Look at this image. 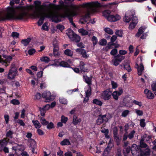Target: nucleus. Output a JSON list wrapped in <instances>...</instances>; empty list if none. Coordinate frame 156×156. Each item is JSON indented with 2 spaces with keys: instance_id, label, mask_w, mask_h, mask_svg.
<instances>
[{
  "instance_id": "f257e3e1",
  "label": "nucleus",
  "mask_w": 156,
  "mask_h": 156,
  "mask_svg": "<svg viewBox=\"0 0 156 156\" xmlns=\"http://www.w3.org/2000/svg\"><path fill=\"white\" fill-rule=\"evenodd\" d=\"M25 11H22V12L17 15L16 11L14 7H8L6 9L7 13L5 16L0 15V21L23 20L25 17H27L28 15V13Z\"/></svg>"
},
{
  "instance_id": "f03ea898",
  "label": "nucleus",
  "mask_w": 156,
  "mask_h": 156,
  "mask_svg": "<svg viewBox=\"0 0 156 156\" xmlns=\"http://www.w3.org/2000/svg\"><path fill=\"white\" fill-rule=\"evenodd\" d=\"M80 8L81 9V10L83 12L85 13V15L80 19V22L82 24H84L87 22L88 20V2L80 4L79 7H75V9L73 10L71 13H66V17L68 18L70 23L73 22V17L77 16L78 14L77 11Z\"/></svg>"
},
{
  "instance_id": "7ed1b4c3",
  "label": "nucleus",
  "mask_w": 156,
  "mask_h": 156,
  "mask_svg": "<svg viewBox=\"0 0 156 156\" xmlns=\"http://www.w3.org/2000/svg\"><path fill=\"white\" fill-rule=\"evenodd\" d=\"M101 6L100 3L98 1L88 2V23H89L93 24L95 23L94 19L93 20L90 19V9L92 10L93 12H96L97 9Z\"/></svg>"
},
{
  "instance_id": "20e7f679",
  "label": "nucleus",
  "mask_w": 156,
  "mask_h": 156,
  "mask_svg": "<svg viewBox=\"0 0 156 156\" xmlns=\"http://www.w3.org/2000/svg\"><path fill=\"white\" fill-rule=\"evenodd\" d=\"M111 11L109 10H106L102 13L103 16L108 21L115 22L120 19V16L118 14L115 15L111 14Z\"/></svg>"
},
{
  "instance_id": "39448f33",
  "label": "nucleus",
  "mask_w": 156,
  "mask_h": 156,
  "mask_svg": "<svg viewBox=\"0 0 156 156\" xmlns=\"http://www.w3.org/2000/svg\"><path fill=\"white\" fill-rule=\"evenodd\" d=\"M47 14L41 12H35L34 14H31L30 16L34 18H39L40 17L39 20L37 22V24L38 26H40L43 23L45 18H46L45 15Z\"/></svg>"
},
{
  "instance_id": "423d86ee",
  "label": "nucleus",
  "mask_w": 156,
  "mask_h": 156,
  "mask_svg": "<svg viewBox=\"0 0 156 156\" xmlns=\"http://www.w3.org/2000/svg\"><path fill=\"white\" fill-rule=\"evenodd\" d=\"M46 18L51 19L52 22L55 23H58L61 21V20L60 18V14L58 13H50L46 14Z\"/></svg>"
},
{
  "instance_id": "0eeeda50",
  "label": "nucleus",
  "mask_w": 156,
  "mask_h": 156,
  "mask_svg": "<svg viewBox=\"0 0 156 156\" xmlns=\"http://www.w3.org/2000/svg\"><path fill=\"white\" fill-rule=\"evenodd\" d=\"M112 92L107 89L104 91L101 94V98L105 101L108 102L112 99Z\"/></svg>"
},
{
  "instance_id": "6e6552de",
  "label": "nucleus",
  "mask_w": 156,
  "mask_h": 156,
  "mask_svg": "<svg viewBox=\"0 0 156 156\" xmlns=\"http://www.w3.org/2000/svg\"><path fill=\"white\" fill-rule=\"evenodd\" d=\"M109 119L106 114L102 115L100 114L98 116L97 120V125H100L103 123H106L108 121Z\"/></svg>"
},
{
  "instance_id": "1a4fd4ad",
  "label": "nucleus",
  "mask_w": 156,
  "mask_h": 156,
  "mask_svg": "<svg viewBox=\"0 0 156 156\" xmlns=\"http://www.w3.org/2000/svg\"><path fill=\"white\" fill-rule=\"evenodd\" d=\"M124 19L126 23H129L132 20L131 22L137 23V17L134 16V15L131 13L129 15H128L127 13H126Z\"/></svg>"
},
{
  "instance_id": "9d476101",
  "label": "nucleus",
  "mask_w": 156,
  "mask_h": 156,
  "mask_svg": "<svg viewBox=\"0 0 156 156\" xmlns=\"http://www.w3.org/2000/svg\"><path fill=\"white\" fill-rule=\"evenodd\" d=\"M150 150L148 148L140 149L139 151L138 156H149Z\"/></svg>"
},
{
  "instance_id": "9b49d317",
  "label": "nucleus",
  "mask_w": 156,
  "mask_h": 156,
  "mask_svg": "<svg viewBox=\"0 0 156 156\" xmlns=\"http://www.w3.org/2000/svg\"><path fill=\"white\" fill-rule=\"evenodd\" d=\"M52 95L49 91H44L42 94V97L45 99L46 102H48L52 100L51 98Z\"/></svg>"
},
{
  "instance_id": "f8f14e48",
  "label": "nucleus",
  "mask_w": 156,
  "mask_h": 156,
  "mask_svg": "<svg viewBox=\"0 0 156 156\" xmlns=\"http://www.w3.org/2000/svg\"><path fill=\"white\" fill-rule=\"evenodd\" d=\"M13 67L9 70V72L8 75V78L9 79H12L15 77L17 73V70L16 69H13Z\"/></svg>"
},
{
  "instance_id": "ddd939ff",
  "label": "nucleus",
  "mask_w": 156,
  "mask_h": 156,
  "mask_svg": "<svg viewBox=\"0 0 156 156\" xmlns=\"http://www.w3.org/2000/svg\"><path fill=\"white\" fill-rule=\"evenodd\" d=\"M55 65L57 66H59L61 67H70V65L67 62L64 61H62L60 62H59L58 61H57L55 62Z\"/></svg>"
},
{
  "instance_id": "4468645a",
  "label": "nucleus",
  "mask_w": 156,
  "mask_h": 156,
  "mask_svg": "<svg viewBox=\"0 0 156 156\" xmlns=\"http://www.w3.org/2000/svg\"><path fill=\"white\" fill-rule=\"evenodd\" d=\"M144 93L146 94L147 98L149 99H152L154 98V94L151 92V91L147 89L144 90Z\"/></svg>"
},
{
  "instance_id": "2eb2a0df",
  "label": "nucleus",
  "mask_w": 156,
  "mask_h": 156,
  "mask_svg": "<svg viewBox=\"0 0 156 156\" xmlns=\"http://www.w3.org/2000/svg\"><path fill=\"white\" fill-rule=\"evenodd\" d=\"M137 66L136 68L138 71V74L139 75H141L142 74V72L144 69V66L142 63L141 62L140 65H139L137 63L136 64Z\"/></svg>"
},
{
  "instance_id": "dca6fc26",
  "label": "nucleus",
  "mask_w": 156,
  "mask_h": 156,
  "mask_svg": "<svg viewBox=\"0 0 156 156\" xmlns=\"http://www.w3.org/2000/svg\"><path fill=\"white\" fill-rule=\"evenodd\" d=\"M86 64L83 61H81L80 63V67L81 72H87L88 69L87 67H86Z\"/></svg>"
},
{
  "instance_id": "f3484780",
  "label": "nucleus",
  "mask_w": 156,
  "mask_h": 156,
  "mask_svg": "<svg viewBox=\"0 0 156 156\" xmlns=\"http://www.w3.org/2000/svg\"><path fill=\"white\" fill-rule=\"evenodd\" d=\"M76 51L77 52L79 53L82 55L83 58H87V57L86 51L84 49L81 48H78L76 49Z\"/></svg>"
},
{
  "instance_id": "a211bd4d",
  "label": "nucleus",
  "mask_w": 156,
  "mask_h": 156,
  "mask_svg": "<svg viewBox=\"0 0 156 156\" xmlns=\"http://www.w3.org/2000/svg\"><path fill=\"white\" fill-rule=\"evenodd\" d=\"M66 32L67 35L70 39L73 38V37L74 36V35L76 34L73 30L70 29L67 30L66 31Z\"/></svg>"
},
{
  "instance_id": "6ab92c4d",
  "label": "nucleus",
  "mask_w": 156,
  "mask_h": 156,
  "mask_svg": "<svg viewBox=\"0 0 156 156\" xmlns=\"http://www.w3.org/2000/svg\"><path fill=\"white\" fill-rule=\"evenodd\" d=\"M9 139L8 138H4L0 140V145L2 147L7 145Z\"/></svg>"
},
{
  "instance_id": "aec40b11",
  "label": "nucleus",
  "mask_w": 156,
  "mask_h": 156,
  "mask_svg": "<svg viewBox=\"0 0 156 156\" xmlns=\"http://www.w3.org/2000/svg\"><path fill=\"white\" fill-rule=\"evenodd\" d=\"M81 121L80 119H78L77 117L76 116L74 115L73 117L72 123L74 125H76L79 123Z\"/></svg>"
},
{
  "instance_id": "412c9836",
  "label": "nucleus",
  "mask_w": 156,
  "mask_h": 156,
  "mask_svg": "<svg viewBox=\"0 0 156 156\" xmlns=\"http://www.w3.org/2000/svg\"><path fill=\"white\" fill-rule=\"evenodd\" d=\"M31 40V38L30 37L26 39H23L21 41V43L25 46H27L29 44Z\"/></svg>"
},
{
  "instance_id": "4be33fe9",
  "label": "nucleus",
  "mask_w": 156,
  "mask_h": 156,
  "mask_svg": "<svg viewBox=\"0 0 156 156\" xmlns=\"http://www.w3.org/2000/svg\"><path fill=\"white\" fill-rule=\"evenodd\" d=\"M60 144L62 146L69 145L71 144V143L68 139H65L61 142Z\"/></svg>"
},
{
  "instance_id": "5701e85b",
  "label": "nucleus",
  "mask_w": 156,
  "mask_h": 156,
  "mask_svg": "<svg viewBox=\"0 0 156 156\" xmlns=\"http://www.w3.org/2000/svg\"><path fill=\"white\" fill-rule=\"evenodd\" d=\"M32 122L36 128L38 129L41 127V126L38 121L33 120Z\"/></svg>"
},
{
  "instance_id": "b1692460",
  "label": "nucleus",
  "mask_w": 156,
  "mask_h": 156,
  "mask_svg": "<svg viewBox=\"0 0 156 156\" xmlns=\"http://www.w3.org/2000/svg\"><path fill=\"white\" fill-rule=\"evenodd\" d=\"M71 40L73 41L78 43L80 41V37L77 34H75L74 36L73 37V38H72Z\"/></svg>"
},
{
  "instance_id": "393cba45",
  "label": "nucleus",
  "mask_w": 156,
  "mask_h": 156,
  "mask_svg": "<svg viewBox=\"0 0 156 156\" xmlns=\"http://www.w3.org/2000/svg\"><path fill=\"white\" fill-rule=\"evenodd\" d=\"M64 54L68 56H71L73 55V51L69 49H67L64 51Z\"/></svg>"
},
{
  "instance_id": "a878e982",
  "label": "nucleus",
  "mask_w": 156,
  "mask_h": 156,
  "mask_svg": "<svg viewBox=\"0 0 156 156\" xmlns=\"http://www.w3.org/2000/svg\"><path fill=\"white\" fill-rule=\"evenodd\" d=\"M93 102L94 104H96L100 106H101L103 104V103L101 101L97 99H94L93 101Z\"/></svg>"
},
{
  "instance_id": "bb28decb",
  "label": "nucleus",
  "mask_w": 156,
  "mask_h": 156,
  "mask_svg": "<svg viewBox=\"0 0 156 156\" xmlns=\"http://www.w3.org/2000/svg\"><path fill=\"white\" fill-rule=\"evenodd\" d=\"M85 92L86 94V97L84 98L83 102V104L84 105V106L86 105H87L86 104L88 102V90H85Z\"/></svg>"
},
{
  "instance_id": "cd10ccee",
  "label": "nucleus",
  "mask_w": 156,
  "mask_h": 156,
  "mask_svg": "<svg viewBox=\"0 0 156 156\" xmlns=\"http://www.w3.org/2000/svg\"><path fill=\"white\" fill-rule=\"evenodd\" d=\"M111 149L107 147L104 150L103 153V155L104 156H107L110 152Z\"/></svg>"
},
{
  "instance_id": "c85d7f7f",
  "label": "nucleus",
  "mask_w": 156,
  "mask_h": 156,
  "mask_svg": "<svg viewBox=\"0 0 156 156\" xmlns=\"http://www.w3.org/2000/svg\"><path fill=\"white\" fill-rule=\"evenodd\" d=\"M78 32L81 34L82 36H84L88 35V31L83 28H81L78 30Z\"/></svg>"
},
{
  "instance_id": "c756f323",
  "label": "nucleus",
  "mask_w": 156,
  "mask_h": 156,
  "mask_svg": "<svg viewBox=\"0 0 156 156\" xmlns=\"http://www.w3.org/2000/svg\"><path fill=\"white\" fill-rule=\"evenodd\" d=\"M104 30L105 32L107 33V34H109L112 35L114 33L113 31L112 30L109 28H105L104 29Z\"/></svg>"
},
{
  "instance_id": "7c9ffc66",
  "label": "nucleus",
  "mask_w": 156,
  "mask_h": 156,
  "mask_svg": "<svg viewBox=\"0 0 156 156\" xmlns=\"http://www.w3.org/2000/svg\"><path fill=\"white\" fill-rule=\"evenodd\" d=\"M28 6H18L16 7V9H20L22 11H24L27 10L29 8Z\"/></svg>"
},
{
  "instance_id": "2f4dec72",
  "label": "nucleus",
  "mask_w": 156,
  "mask_h": 156,
  "mask_svg": "<svg viewBox=\"0 0 156 156\" xmlns=\"http://www.w3.org/2000/svg\"><path fill=\"white\" fill-rule=\"evenodd\" d=\"M56 104V102L55 101H54L51 103L50 104H48L46 105L45 106V107H48V109H49L50 108H53L55 106Z\"/></svg>"
},
{
  "instance_id": "473e14b6",
  "label": "nucleus",
  "mask_w": 156,
  "mask_h": 156,
  "mask_svg": "<svg viewBox=\"0 0 156 156\" xmlns=\"http://www.w3.org/2000/svg\"><path fill=\"white\" fill-rule=\"evenodd\" d=\"M40 60L41 62H44L45 63H48L50 61L49 58L48 57H41Z\"/></svg>"
},
{
  "instance_id": "72a5a7b5",
  "label": "nucleus",
  "mask_w": 156,
  "mask_h": 156,
  "mask_svg": "<svg viewBox=\"0 0 156 156\" xmlns=\"http://www.w3.org/2000/svg\"><path fill=\"white\" fill-rule=\"evenodd\" d=\"M130 101V98L128 97L125 98L122 101L123 103V106H125L126 105V104L129 102Z\"/></svg>"
},
{
  "instance_id": "f704fd0d",
  "label": "nucleus",
  "mask_w": 156,
  "mask_h": 156,
  "mask_svg": "<svg viewBox=\"0 0 156 156\" xmlns=\"http://www.w3.org/2000/svg\"><path fill=\"white\" fill-rule=\"evenodd\" d=\"M124 68L128 71L129 72H130L132 70L131 67L130 65L128 63H126L124 65Z\"/></svg>"
},
{
  "instance_id": "c9c22d12",
  "label": "nucleus",
  "mask_w": 156,
  "mask_h": 156,
  "mask_svg": "<svg viewBox=\"0 0 156 156\" xmlns=\"http://www.w3.org/2000/svg\"><path fill=\"white\" fill-rule=\"evenodd\" d=\"M40 120L42 125H47L48 123V122L46 121L44 118L43 117H41L40 118Z\"/></svg>"
},
{
  "instance_id": "e433bc0d",
  "label": "nucleus",
  "mask_w": 156,
  "mask_h": 156,
  "mask_svg": "<svg viewBox=\"0 0 156 156\" xmlns=\"http://www.w3.org/2000/svg\"><path fill=\"white\" fill-rule=\"evenodd\" d=\"M115 58H116L119 62H121L125 58V57L121 56V55L118 54L117 55L115 56Z\"/></svg>"
},
{
  "instance_id": "4c0bfd02",
  "label": "nucleus",
  "mask_w": 156,
  "mask_h": 156,
  "mask_svg": "<svg viewBox=\"0 0 156 156\" xmlns=\"http://www.w3.org/2000/svg\"><path fill=\"white\" fill-rule=\"evenodd\" d=\"M47 125V128L48 129H51L55 128L54 124L52 122L48 123Z\"/></svg>"
},
{
  "instance_id": "58836bf2",
  "label": "nucleus",
  "mask_w": 156,
  "mask_h": 156,
  "mask_svg": "<svg viewBox=\"0 0 156 156\" xmlns=\"http://www.w3.org/2000/svg\"><path fill=\"white\" fill-rule=\"evenodd\" d=\"M68 120L67 117H65L64 115H62L61 117V122L64 124H66Z\"/></svg>"
},
{
  "instance_id": "ea45409f",
  "label": "nucleus",
  "mask_w": 156,
  "mask_h": 156,
  "mask_svg": "<svg viewBox=\"0 0 156 156\" xmlns=\"http://www.w3.org/2000/svg\"><path fill=\"white\" fill-rule=\"evenodd\" d=\"M59 101L60 103L64 105H66L67 103V100L64 98H60Z\"/></svg>"
},
{
  "instance_id": "a19ab883",
  "label": "nucleus",
  "mask_w": 156,
  "mask_h": 156,
  "mask_svg": "<svg viewBox=\"0 0 156 156\" xmlns=\"http://www.w3.org/2000/svg\"><path fill=\"white\" fill-rule=\"evenodd\" d=\"M144 137H145L147 143H150V141L151 140V136L145 134L144 135Z\"/></svg>"
},
{
  "instance_id": "79ce46f5",
  "label": "nucleus",
  "mask_w": 156,
  "mask_h": 156,
  "mask_svg": "<svg viewBox=\"0 0 156 156\" xmlns=\"http://www.w3.org/2000/svg\"><path fill=\"white\" fill-rule=\"evenodd\" d=\"M107 43V41L105 39H102L99 42V44L102 46L105 45Z\"/></svg>"
},
{
  "instance_id": "37998d69",
  "label": "nucleus",
  "mask_w": 156,
  "mask_h": 156,
  "mask_svg": "<svg viewBox=\"0 0 156 156\" xmlns=\"http://www.w3.org/2000/svg\"><path fill=\"white\" fill-rule=\"evenodd\" d=\"M35 141L34 140H31L30 142V147L31 148L33 147L36 148Z\"/></svg>"
},
{
  "instance_id": "c03bdc74",
  "label": "nucleus",
  "mask_w": 156,
  "mask_h": 156,
  "mask_svg": "<svg viewBox=\"0 0 156 156\" xmlns=\"http://www.w3.org/2000/svg\"><path fill=\"white\" fill-rule=\"evenodd\" d=\"M129 111L128 110H125L122 112L121 116L123 117H126L129 114Z\"/></svg>"
},
{
  "instance_id": "a18cd8bd",
  "label": "nucleus",
  "mask_w": 156,
  "mask_h": 156,
  "mask_svg": "<svg viewBox=\"0 0 156 156\" xmlns=\"http://www.w3.org/2000/svg\"><path fill=\"white\" fill-rule=\"evenodd\" d=\"M91 40L94 46H95L97 44L98 42V39L96 37L93 36Z\"/></svg>"
},
{
  "instance_id": "49530a36",
  "label": "nucleus",
  "mask_w": 156,
  "mask_h": 156,
  "mask_svg": "<svg viewBox=\"0 0 156 156\" xmlns=\"http://www.w3.org/2000/svg\"><path fill=\"white\" fill-rule=\"evenodd\" d=\"M137 24V23L131 22L129 24V28L131 29H134L136 26Z\"/></svg>"
},
{
  "instance_id": "de8ad7c7",
  "label": "nucleus",
  "mask_w": 156,
  "mask_h": 156,
  "mask_svg": "<svg viewBox=\"0 0 156 156\" xmlns=\"http://www.w3.org/2000/svg\"><path fill=\"white\" fill-rule=\"evenodd\" d=\"M13 133V132L11 130L8 131L6 134V136L7 137L12 138V135Z\"/></svg>"
},
{
  "instance_id": "09e8293b",
  "label": "nucleus",
  "mask_w": 156,
  "mask_h": 156,
  "mask_svg": "<svg viewBox=\"0 0 156 156\" xmlns=\"http://www.w3.org/2000/svg\"><path fill=\"white\" fill-rule=\"evenodd\" d=\"M145 120L143 119L140 120V125L142 127H144L146 126V123L145 122Z\"/></svg>"
},
{
  "instance_id": "8fccbe9b",
  "label": "nucleus",
  "mask_w": 156,
  "mask_h": 156,
  "mask_svg": "<svg viewBox=\"0 0 156 156\" xmlns=\"http://www.w3.org/2000/svg\"><path fill=\"white\" fill-rule=\"evenodd\" d=\"M135 133V131L134 130H133L128 135V137L130 139L133 138L134 137V135Z\"/></svg>"
},
{
  "instance_id": "3c124183",
  "label": "nucleus",
  "mask_w": 156,
  "mask_h": 156,
  "mask_svg": "<svg viewBox=\"0 0 156 156\" xmlns=\"http://www.w3.org/2000/svg\"><path fill=\"white\" fill-rule=\"evenodd\" d=\"M117 92L116 91H114L112 93V96L113 98L115 100H118L119 96L117 94Z\"/></svg>"
},
{
  "instance_id": "603ef678",
  "label": "nucleus",
  "mask_w": 156,
  "mask_h": 156,
  "mask_svg": "<svg viewBox=\"0 0 156 156\" xmlns=\"http://www.w3.org/2000/svg\"><path fill=\"white\" fill-rule=\"evenodd\" d=\"M47 23H45L42 25L41 27V29L42 30L48 31V27L47 26Z\"/></svg>"
},
{
  "instance_id": "864d4df0",
  "label": "nucleus",
  "mask_w": 156,
  "mask_h": 156,
  "mask_svg": "<svg viewBox=\"0 0 156 156\" xmlns=\"http://www.w3.org/2000/svg\"><path fill=\"white\" fill-rule=\"evenodd\" d=\"M122 31L117 30L115 32V34L119 37H122Z\"/></svg>"
},
{
  "instance_id": "5fc2aeb1",
  "label": "nucleus",
  "mask_w": 156,
  "mask_h": 156,
  "mask_svg": "<svg viewBox=\"0 0 156 156\" xmlns=\"http://www.w3.org/2000/svg\"><path fill=\"white\" fill-rule=\"evenodd\" d=\"M11 103L14 105H18L20 104L19 101L17 99H13L11 101Z\"/></svg>"
},
{
  "instance_id": "6e6d98bb",
  "label": "nucleus",
  "mask_w": 156,
  "mask_h": 156,
  "mask_svg": "<svg viewBox=\"0 0 156 156\" xmlns=\"http://www.w3.org/2000/svg\"><path fill=\"white\" fill-rule=\"evenodd\" d=\"M56 27L57 29L61 31H62L65 28L64 26L61 24H58L56 26Z\"/></svg>"
},
{
  "instance_id": "4d7b16f0",
  "label": "nucleus",
  "mask_w": 156,
  "mask_h": 156,
  "mask_svg": "<svg viewBox=\"0 0 156 156\" xmlns=\"http://www.w3.org/2000/svg\"><path fill=\"white\" fill-rule=\"evenodd\" d=\"M115 91L117 92V94L118 96H119L123 93V90L121 87H120L119 89V91Z\"/></svg>"
},
{
  "instance_id": "13d9d810",
  "label": "nucleus",
  "mask_w": 156,
  "mask_h": 156,
  "mask_svg": "<svg viewBox=\"0 0 156 156\" xmlns=\"http://www.w3.org/2000/svg\"><path fill=\"white\" fill-rule=\"evenodd\" d=\"M147 147V145L144 142L140 143V147L141 148V149L146 148Z\"/></svg>"
},
{
  "instance_id": "bf43d9fd",
  "label": "nucleus",
  "mask_w": 156,
  "mask_h": 156,
  "mask_svg": "<svg viewBox=\"0 0 156 156\" xmlns=\"http://www.w3.org/2000/svg\"><path fill=\"white\" fill-rule=\"evenodd\" d=\"M115 141L116 143V144L117 146H119L120 144L121 140L119 139V136L114 138Z\"/></svg>"
},
{
  "instance_id": "052dcab7",
  "label": "nucleus",
  "mask_w": 156,
  "mask_h": 156,
  "mask_svg": "<svg viewBox=\"0 0 156 156\" xmlns=\"http://www.w3.org/2000/svg\"><path fill=\"white\" fill-rule=\"evenodd\" d=\"M36 52V50L34 49L31 48L28 51V54L30 55H32L34 53Z\"/></svg>"
},
{
  "instance_id": "680f3d73",
  "label": "nucleus",
  "mask_w": 156,
  "mask_h": 156,
  "mask_svg": "<svg viewBox=\"0 0 156 156\" xmlns=\"http://www.w3.org/2000/svg\"><path fill=\"white\" fill-rule=\"evenodd\" d=\"M117 53V50L116 48L113 49L110 52V54L112 55H115Z\"/></svg>"
},
{
  "instance_id": "e2e57ef3",
  "label": "nucleus",
  "mask_w": 156,
  "mask_h": 156,
  "mask_svg": "<svg viewBox=\"0 0 156 156\" xmlns=\"http://www.w3.org/2000/svg\"><path fill=\"white\" fill-rule=\"evenodd\" d=\"M111 84L112 85V88L113 89L116 88L118 86L117 83L113 81H111Z\"/></svg>"
},
{
  "instance_id": "0e129e2a",
  "label": "nucleus",
  "mask_w": 156,
  "mask_h": 156,
  "mask_svg": "<svg viewBox=\"0 0 156 156\" xmlns=\"http://www.w3.org/2000/svg\"><path fill=\"white\" fill-rule=\"evenodd\" d=\"M41 94L39 93H37L34 95L35 99H39L41 98Z\"/></svg>"
},
{
  "instance_id": "69168bd1",
  "label": "nucleus",
  "mask_w": 156,
  "mask_h": 156,
  "mask_svg": "<svg viewBox=\"0 0 156 156\" xmlns=\"http://www.w3.org/2000/svg\"><path fill=\"white\" fill-rule=\"evenodd\" d=\"M113 62L114 65L115 66H118L120 62L116 58H115V59L113 61Z\"/></svg>"
},
{
  "instance_id": "338daca9",
  "label": "nucleus",
  "mask_w": 156,
  "mask_h": 156,
  "mask_svg": "<svg viewBox=\"0 0 156 156\" xmlns=\"http://www.w3.org/2000/svg\"><path fill=\"white\" fill-rule=\"evenodd\" d=\"M19 33L16 32H13L12 33V36L13 37L17 38L19 37Z\"/></svg>"
},
{
  "instance_id": "774afa93",
  "label": "nucleus",
  "mask_w": 156,
  "mask_h": 156,
  "mask_svg": "<svg viewBox=\"0 0 156 156\" xmlns=\"http://www.w3.org/2000/svg\"><path fill=\"white\" fill-rule=\"evenodd\" d=\"M37 132L38 133V134L39 135H43L44 134V132L41 129L38 128L37 129Z\"/></svg>"
}]
</instances>
